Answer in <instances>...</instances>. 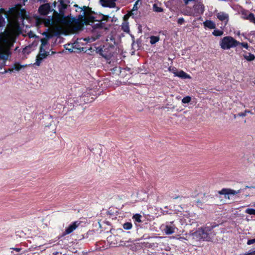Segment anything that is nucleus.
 Wrapping results in <instances>:
<instances>
[{
	"instance_id": "nucleus-17",
	"label": "nucleus",
	"mask_w": 255,
	"mask_h": 255,
	"mask_svg": "<svg viewBox=\"0 0 255 255\" xmlns=\"http://www.w3.org/2000/svg\"><path fill=\"white\" fill-rule=\"evenodd\" d=\"M49 55V52L46 51L45 49H40L39 53L37 55V56L41 57V58L45 59Z\"/></svg>"
},
{
	"instance_id": "nucleus-20",
	"label": "nucleus",
	"mask_w": 255,
	"mask_h": 255,
	"mask_svg": "<svg viewBox=\"0 0 255 255\" xmlns=\"http://www.w3.org/2000/svg\"><path fill=\"white\" fill-rule=\"evenodd\" d=\"M160 38L159 36H151L150 37V43L153 45L159 41Z\"/></svg>"
},
{
	"instance_id": "nucleus-8",
	"label": "nucleus",
	"mask_w": 255,
	"mask_h": 255,
	"mask_svg": "<svg viewBox=\"0 0 255 255\" xmlns=\"http://www.w3.org/2000/svg\"><path fill=\"white\" fill-rule=\"evenodd\" d=\"M173 73L175 76L178 77L183 79L191 78V76L189 74H187L182 70L177 71L176 70H174Z\"/></svg>"
},
{
	"instance_id": "nucleus-34",
	"label": "nucleus",
	"mask_w": 255,
	"mask_h": 255,
	"mask_svg": "<svg viewBox=\"0 0 255 255\" xmlns=\"http://www.w3.org/2000/svg\"><path fill=\"white\" fill-rule=\"evenodd\" d=\"M177 22L180 25L183 24V23L184 22V18L182 17L179 18L177 20Z\"/></svg>"
},
{
	"instance_id": "nucleus-24",
	"label": "nucleus",
	"mask_w": 255,
	"mask_h": 255,
	"mask_svg": "<svg viewBox=\"0 0 255 255\" xmlns=\"http://www.w3.org/2000/svg\"><path fill=\"white\" fill-rule=\"evenodd\" d=\"M153 10L155 12H162L163 9L161 7L158 6L157 4H154L153 5Z\"/></svg>"
},
{
	"instance_id": "nucleus-43",
	"label": "nucleus",
	"mask_w": 255,
	"mask_h": 255,
	"mask_svg": "<svg viewBox=\"0 0 255 255\" xmlns=\"http://www.w3.org/2000/svg\"><path fill=\"white\" fill-rule=\"evenodd\" d=\"M12 249L13 250H15L17 252H19L20 251V248H12Z\"/></svg>"
},
{
	"instance_id": "nucleus-35",
	"label": "nucleus",
	"mask_w": 255,
	"mask_h": 255,
	"mask_svg": "<svg viewBox=\"0 0 255 255\" xmlns=\"http://www.w3.org/2000/svg\"><path fill=\"white\" fill-rule=\"evenodd\" d=\"M255 243V238L254 239H252V240H249L248 241V242H247V244L248 245H252L254 243Z\"/></svg>"
},
{
	"instance_id": "nucleus-42",
	"label": "nucleus",
	"mask_w": 255,
	"mask_h": 255,
	"mask_svg": "<svg viewBox=\"0 0 255 255\" xmlns=\"http://www.w3.org/2000/svg\"><path fill=\"white\" fill-rule=\"evenodd\" d=\"M168 70L169 71L172 72L173 73V71H174V70H176V69H175L174 68H171V67H169L168 68Z\"/></svg>"
},
{
	"instance_id": "nucleus-21",
	"label": "nucleus",
	"mask_w": 255,
	"mask_h": 255,
	"mask_svg": "<svg viewBox=\"0 0 255 255\" xmlns=\"http://www.w3.org/2000/svg\"><path fill=\"white\" fill-rule=\"evenodd\" d=\"M142 218V216L138 214H136L134 215L133 216V219L134 220L135 222L137 223H141L142 222L141 218Z\"/></svg>"
},
{
	"instance_id": "nucleus-27",
	"label": "nucleus",
	"mask_w": 255,
	"mask_h": 255,
	"mask_svg": "<svg viewBox=\"0 0 255 255\" xmlns=\"http://www.w3.org/2000/svg\"><path fill=\"white\" fill-rule=\"evenodd\" d=\"M132 227V224L130 222H126L123 224V228L125 230H130Z\"/></svg>"
},
{
	"instance_id": "nucleus-30",
	"label": "nucleus",
	"mask_w": 255,
	"mask_h": 255,
	"mask_svg": "<svg viewBox=\"0 0 255 255\" xmlns=\"http://www.w3.org/2000/svg\"><path fill=\"white\" fill-rule=\"evenodd\" d=\"M213 34L216 36H221L223 34V31L220 30H215L213 32Z\"/></svg>"
},
{
	"instance_id": "nucleus-39",
	"label": "nucleus",
	"mask_w": 255,
	"mask_h": 255,
	"mask_svg": "<svg viewBox=\"0 0 255 255\" xmlns=\"http://www.w3.org/2000/svg\"><path fill=\"white\" fill-rule=\"evenodd\" d=\"M3 21V18L0 15V27L2 25Z\"/></svg>"
},
{
	"instance_id": "nucleus-25",
	"label": "nucleus",
	"mask_w": 255,
	"mask_h": 255,
	"mask_svg": "<svg viewBox=\"0 0 255 255\" xmlns=\"http://www.w3.org/2000/svg\"><path fill=\"white\" fill-rule=\"evenodd\" d=\"M86 15V13H85V12L84 11L83 12V13L81 16V18H80L79 20L81 21V22H84L85 24H89V23L88 22L87 20H86V18L85 17V16Z\"/></svg>"
},
{
	"instance_id": "nucleus-5",
	"label": "nucleus",
	"mask_w": 255,
	"mask_h": 255,
	"mask_svg": "<svg viewBox=\"0 0 255 255\" xmlns=\"http://www.w3.org/2000/svg\"><path fill=\"white\" fill-rule=\"evenodd\" d=\"M38 10L40 14L46 15L52 12L54 9L51 7L49 3H45L39 7Z\"/></svg>"
},
{
	"instance_id": "nucleus-44",
	"label": "nucleus",
	"mask_w": 255,
	"mask_h": 255,
	"mask_svg": "<svg viewBox=\"0 0 255 255\" xmlns=\"http://www.w3.org/2000/svg\"><path fill=\"white\" fill-rule=\"evenodd\" d=\"M253 252V255H255V250Z\"/></svg>"
},
{
	"instance_id": "nucleus-37",
	"label": "nucleus",
	"mask_w": 255,
	"mask_h": 255,
	"mask_svg": "<svg viewBox=\"0 0 255 255\" xmlns=\"http://www.w3.org/2000/svg\"><path fill=\"white\" fill-rule=\"evenodd\" d=\"M215 233L214 232H212L211 231L210 232H209V236H213L212 237V240L213 239V238L215 236Z\"/></svg>"
},
{
	"instance_id": "nucleus-28",
	"label": "nucleus",
	"mask_w": 255,
	"mask_h": 255,
	"mask_svg": "<svg viewBox=\"0 0 255 255\" xmlns=\"http://www.w3.org/2000/svg\"><path fill=\"white\" fill-rule=\"evenodd\" d=\"M122 29L124 30V31L126 32H128L129 31V29L128 25L127 23L125 22L122 25Z\"/></svg>"
},
{
	"instance_id": "nucleus-33",
	"label": "nucleus",
	"mask_w": 255,
	"mask_h": 255,
	"mask_svg": "<svg viewBox=\"0 0 255 255\" xmlns=\"http://www.w3.org/2000/svg\"><path fill=\"white\" fill-rule=\"evenodd\" d=\"M197 0H183L184 2L186 5L189 4L192 2H194L195 1H197Z\"/></svg>"
},
{
	"instance_id": "nucleus-6",
	"label": "nucleus",
	"mask_w": 255,
	"mask_h": 255,
	"mask_svg": "<svg viewBox=\"0 0 255 255\" xmlns=\"http://www.w3.org/2000/svg\"><path fill=\"white\" fill-rule=\"evenodd\" d=\"M193 8L198 13H203L204 11V6L201 0H197L194 2Z\"/></svg>"
},
{
	"instance_id": "nucleus-11",
	"label": "nucleus",
	"mask_w": 255,
	"mask_h": 255,
	"mask_svg": "<svg viewBox=\"0 0 255 255\" xmlns=\"http://www.w3.org/2000/svg\"><path fill=\"white\" fill-rule=\"evenodd\" d=\"M217 18L221 21L225 22L226 23L229 20V15L228 14L224 12H219L217 14Z\"/></svg>"
},
{
	"instance_id": "nucleus-13",
	"label": "nucleus",
	"mask_w": 255,
	"mask_h": 255,
	"mask_svg": "<svg viewBox=\"0 0 255 255\" xmlns=\"http://www.w3.org/2000/svg\"><path fill=\"white\" fill-rule=\"evenodd\" d=\"M242 17L244 19L249 20L250 22L255 24V16L253 13H249L248 16H246V14L243 12Z\"/></svg>"
},
{
	"instance_id": "nucleus-3",
	"label": "nucleus",
	"mask_w": 255,
	"mask_h": 255,
	"mask_svg": "<svg viewBox=\"0 0 255 255\" xmlns=\"http://www.w3.org/2000/svg\"><path fill=\"white\" fill-rule=\"evenodd\" d=\"M216 226V225L206 226L199 229L198 231L193 234V235L199 240L202 239L204 241H211L213 236H209V232L212 231Z\"/></svg>"
},
{
	"instance_id": "nucleus-7",
	"label": "nucleus",
	"mask_w": 255,
	"mask_h": 255,
	"mask_svg": "<svg viewBox=\"0 0 255 255\" xmlns=\"http://www.w3.org/2000/svg\"><path fill=\"white\" fill-rule=\"evenodd\" d=\"M177 228L173 225V222H170L165 225L163 230L166 235H171L175 232Z\"/></svg>"
},
{
	"instance_id": "nucleus-46",
	"label": "nucleus",
	"mask_w": 255,
	"mask_h": 255,
	"mask_svg": "<svg viewBox=\"0 0 255 255\" xmlns=\"http://www.w3.org/2000/svg\"><path fill=\"white\" fill-rule=\"evenodd\" d=\"M53 4H54V6H55L56 3H55V2H54V3H53Z\"/></svg>"
},
{
	"instance_id": "nucleus-31",
	"label": "nucleus",
	"mask_w": 255,
	"mask_h": 255,
	"mask_svg": "<svg viewBox=\"0 0 255 255\" xmlns=\"http://www.w3.org/2000/svg\"><path fill=\"white\" fill-rule=\"evenodd\" d=\"M65 48L66 50H68L70 52H72L73 51V48H72V45H71L70 44L65 45Z\"/></svg>"
},
{
	"instance_id": "nucleus-29",
	"label": "nucleus",
	"mask_w": 255,
	"mask_h": 255,
	"mask_svg": "<svg viewBox=\"0 0 255 255\" xmlns=\"http://www.w3.org/2000/svg\"><path fill=\"white\" fill-rule=\"evenodd\" d=\"M191 98L190 96H186L184 97L182 100V102L183 104H187L191 102Z\"/></svg>"
},
{
	"instance_id": "nucleus-26",
	"label": "nucleus",
	"mask_w": 255,
	"mask_h": 255,
	"mask_svg": "<svg viewBox=\"0 0 255 255\" xmlns=\"http://www.w3.org/2000/svg\"><path fill=\"white\" fill-rule=\"evenodd\" d=\"M245 212L251 215H255V209L253 208H247Z\"/></svg>"
},
{
	"instance_id": "nucleus-40",
	"label": "nucleus",
	"mask_w": 255,
	"mask_h": 255,
	"mask_svg": "<svg viewBox=\"0 0 255 255\" xmlns=\"http://www.w3.org/2000/svg\"><path fill=\"white\" fill-rule=\"evenodd\" d=\"M245 255H253L252 251H249V252L245 254Z\"/></svg>"
},
{
	"instance_id": "nucleus-1",
	"label": "nucleus",
	"mask_w": 255,
	"mask_h": 255,
	"mask_svg": "<svg viewBox=\"0 0 255 255\" xmlns=\"http://www.w3.org/2000/svg\"><path fill=\"white\" fill-rule=\"evenodd\" d=\"M59 13L54 11L52 16L44 20V25L48 27L52 34L58 35L65 33L67 31H75L81 27L78 20L63 14V9L66 8L67 4L63 0H60Z\"/></svg>"
},
{
	"instance_id": "nucleus-38",
	"label": "nucleus",
	"mask_w": 255,
	"mask_h": 255,
	"mask_svg": "<svg viewBox=\"0 0 255 255\" xmlns=\"http://www.w3.org/2000/svg\"><path fill=\"white\" fill-rule=\"evenodd\" d=\"M6 72H7L6 70H4L3 71V70H2V68L1 67H0V73H2V74H3V73H6Z\"/></svg>"
},
{
	"instance_id": "nucleus-32",
	"label": "nucleus",
	"mask_w": 255,
	"mask_h": 255,
	"mask_svg": "<svg viewBox=\"0 0 255 255\" xmlns=\"http://www.w3.org/2000/svg\"><path fill=\"white\" fill-rule=\"evenodd\" d=\"M241 45L243 47L246 48V49H248L249 47L248 44L246 42H240V44L239 45Z\"/></svg>"
},
{
	"instance_id": "nucleus-36",
	"label": "nucleus",
	"mask_w": 255,
	"mask_h": 255,
	"mask_svg": "<svg viewBox=\"0 0 255 255\" xmlns=\"http://www.w3.org/2000/svg\"><path fill=\"white\" fill-rule=\"evenodd\" d=\"M249 111H246L245 113H240L239 114V116L240 117H245L246 116V113H249Z\"/></svg>"
},
{
	"instance_id": "nucleus-48",
	"label": "nucleus",
	"mask_w": 255,
	"mask_h": 255,
	"mask_svg": "<svg viewBox=\"0 0 255 255\" xmlns=\"http://www.w3.org/2000/svg\"><path fill=\"white\" fill-rule=\"evenodd\" d=\"M39 0V1H44V0Z\"/></svg>"
},
{
	"instance_id": "nucleus-9",
	"label": "nucleus",
	"mask_w": 255,
	"mask_h": 255,
	"mask_svg": "<svg viewBox=\"0 0 255 255\" xmlns=\"http://www.w3.org/2000/svg\"><path fill=\"white\" fill-rule=\"evenodd\" d=\"M80 223L78 221L74 222L69 225L65 229L64 234L68 235L74 231L79 225Z\"/></svg>"
},
{
	"instance_id": "nucleus-23",
	"label": "nucleus",
	"mask_w": 255,
	"mask_h": 255,
	"mask_svg": "<svg viewBox=\"0 0 255 255\" xmlns=\"http://www.w3.org/2000/svg\"><path fill=\"white\" fill-rule=\"evenodd\" d=\"M43 59H44L41 58V57H39L37 56L36 58V61L33 64V65H35L36 66H39Z\"/></svg>"
},
{
	"instance_id": "nucleus-16",
	"label": "nucleus",
	"mask_w": 255,
	"mask_h": 255,
	"mask_svg": "<svg viewBox=\"0 0 255 255\" xmlns=\"http://www.w3.org/2000/svg\"><path fill=\"white\" fill-rule=\"evenodd\" d=\"M204 26L210 29H214L216 28L215 23L211 20H206L203 23Z\"/></svg>"
},
{
	"instance_id": "nucleus-14",
	"label": "nucleus",
	"mask_w": 255,
	"mask_h": 255,
	"mask_svg": "<svg viewBox=\"0 0 255 255\" xmlns=\"http://www.w3.org/2000/svg\"><path fill=\"white\" fill-rule=\"evenodd\" d=\"M52 36V34L48 33L46 35V37L43 38L41 39V44L40 49H45L46 50V47H46V45L47 44L48 39L50 37H51Z\"/></svg>"
},
{
	"instance_id": "nucleus-41",
	"label": "nucleus",
	"mask_w": 255,
	"mask_h": 255,
	"mask_svg": "<svg viewBox=\"0 0 255 255\" xmlns=\"http://www.w3.org/2000/svg\"><path fill=\"white\" fill-rule=\"evenodd\" d=\"M7 72H12V71H14V69H13V67H12L11 68H9L7 70H6Z\"/></svg>"
},
{
	"instance_id": "nucleus-47",
	"label": "nucleus",
	"mask_w": 255,
	"mask_h": 255,
	"mask_svg": "<svg viewBox=\"0 0 255 255\" xmlns=\"http://www.w3.org/2000/svg\"><path fill=\"white\" fill-rule=\"evenodd\" d=\"M252 206L255 207V204H254Z\"/></svg>"
},
{
	"instance_id": "nucleus-15",
	"label": "nucleus",
	"mask_w": 255,
	"mask_h": 255,
	"mask_svg": "<svg viewBox=\"0 0 255 255\" xmlns=\"http://www.w3.org/2000/svg\"><path fill=\"white\" fill-rule=\"evenodd\" d=\"M244 58L248 61H253L255 59V56L254 54L247 52H244L243 54Z\"/></svg>"
},
{
	"instance_id": "nucleus-22",
	"label": "nucleus",
	"mask_w": 255,
	"mask_h": 255,
	"mask_svg": "<svg viewBox=\"0 0 255 255\" xmlns=\"http://www.w3.org/2000/svg\"><path fill=\"white\" fill-rule=\"evenodd\" d=\"M107 44L111 48L114 47V45L116 44L114 39L112 37H111L110 39H107Z\"/></svg>"
},
{
	"instance_id": "nucleus-2",
	"label": "nucleus",
	"mask_w": 255,
	"mask_h": 255,
	"mask_svg": "<svg viewBox=\"0 0 255 255\" xmlns=\"http://www.w3.org/2000/svg\"><path fill=\"white\" fill-rule=\"evenodd\" d=\"M10 37L7 34H0V59L6 60L9 55V49L10 46Z\"/></svg>"
},
{
	"instance_id": "nucleus-10",
	"label": "nucleus",
	"mask_w": 255,
	"mask_h": 255,
	"mask_svg": "<svg viewBox=\"0 0 255 255\" xmlns=\"http://www.w3.org/2000/svg\"><path fill=\"white\" fill-rule=\"evenodd\" d=\"M117 0H100L101 4L105 7H109L111 8L116 6V1Z\"/></svg>"
},
{
	"instance_id": "nucleus-19",
	"label": "nucleus",
	"mask_w": 255,
	"mask_h": 255,
	"mask_svg": "<svg viewBox=\"0 0 255 255\" xmlns=\"http://www.w3.org/2000/svg\"><path fill=\"white\" fill-rule=\"evenodd\" d=\"M140 0H137V1H136V2H135L133 6V8L131 10V11L130 12L129 15H128L127 16H129V15H131V14H133L134 13L133 12L134 11H137V10L138 9V7H137V4L138 3V2H139ZM127 16V15H125V17H126Z\"/></svg>"
},
{
	"instance_id": "nucleus-18",
	"label": "nucleus",
	"mask_w": 255,
	"mask_h": 255,
	"mask_svg": "<svg viewBox=\"0 0 255 255\" xmlns=\"http://www.w3.org/2000/svg\"><path fill=\"white\" fill-rule=\"evenodd\" d=\"M26 65H22L18 63H15L13 64L12 67L13 68L14 71H19L22 68L26 67Z\"/></svg>"
},
{
	"instance_id": "nucleus-4",
	"label": "nucleus",
	"mask_w": 255,
	"mask_h": 255,
	"mask_svg": "<svg viewBox=\"0 0 255 255\" xmlns=\"http://www.w3.org/2000/svg\"><path fill=\"white\" fill-rule=\"evenodd\" d=\"M239 44L240 42L230 36L223 37L220 41V46L224 50H228L236 47Z\"/></svg>"
},
{
	"instance_id": "nucleus-45",
	"label": "nucleus",
	"mask_w": 255,
	"mask_h": 255,
	"mask_svg": "<svg viewBox=\"0 0 255 255\" xmlns=\"http://www.w3.org/2000/svg\"><path fill=\"white\" fill-rule=\"evenodd\" d=\"M244 13H245V12H244ZM246 16H248V15L249 13H246Z\"/></svg>"
},
{
	"instance_id": "nucleus-12",
	"label": "nucleus",
	"mask_w": 255,
	"mask_h": 255,
	"mask_svg": "<svg viewBox=\"0 0 255 255\" xmlns=\"http://www.w3.org/2000/svg\"><path fill=\"white\" fill-rule=\"evenodd\" d=\"M240 192V190L236 191L230 189H223L219 192L220 194L225 195H236Z\"/></svg>"
}]
</instances>
